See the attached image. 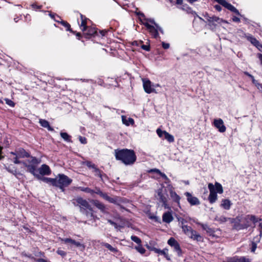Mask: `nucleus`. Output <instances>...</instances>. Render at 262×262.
Masks as SVG:
<instances>
[{
  "mask_svg": "<svg viewBox=\"0 0 262 262\" xmlns=\"http://www.w3.org/2000/svg\"><path fill=\"white\" fill-rule=\"evenodd\" d=\"M80 17L81 22L78 21V23L80 30L83 32L84 37L90 39L98 35V29L95 26L89 25L90 24H92V21L81 13H80Z\"/></svg>",
  "mask_w": 262,
  "mask_h": 262,
  "instance_id": "f257e3e1",
  "label": "nucleus"
},
{
  "mask_svg": "<svg viewBox=\"0 0 262 262\" xmlns=\"http://www.w3.org/2000/svg\"><path fill=\"white\" fill-rule=\"evenodd\" d=\"M114 152L116 159L126 165H132L136 161L137 156L133 149H116Z\"/></svg>",
  "mask_w": 262,
  "mask_h": 262,
  "instance_id": "f03ea898",
  "label": "nucleus"
},
{
  "mask_svg": "<svg viewBox=\"0 0 262 262\" xmlns=\"http://www.w3.org/2000/svg\"><path fill=\"white\" fill-rule=\"evenodd\" d=\"M71 202L75 206L79 207L80 212L85 214L86 216L93 219L96 216L95 211L86 200L80 196H77L73 198Z\"/></svg>",
  "mask_w": 262,
  "mask_h": 262,
  "instance_id": "7ed1b4c3",
  "label": "nucleus"
},
{
  "mask_svg": "<svg viewBox=\"0 0 262 262\" xmlns=\"http://www.w3.org/2000/svg\"><path fill=\"white\" fill-rule=\"evenodd\" d=\"M208 187L210 192L208 199L209 203L212 204L214 203L217 199V193L222 194L223 193V188L222 185L218 182H215L214 185L212 183H209Z\"/></svg>",
  "mask_w": 262,
  "mask_h": 262,
  "instance_id": "20e7f679",
  "label": "nucleus"
},
{
  "mask_svg": "<svg viewBox=\"0 0 262 262\" xmlns=\"http://www.w3.org/2000/svg\"><path fill=\"white\" fill-rule=\"evenodd\" d=\"M181 228L184 233L193 240L201 242H203V237L199 234L195 230H193L190 226L184 225L182 226Z\"/></svg>",
  "mask_w": 262,
  "mask_h": 262,
  "instance_id": "39448f33",
  "label": "nucleus"
},
{
  "mask_svg": "<svg viewBox=\"0 0 262 262\" xmlns=\"http://www.w3.org/2000/svg\"><path fill=\"white\" fill-rule=\"evenodd\" d=\"M72 182V180L64 174H59L58 179L56 178V187H59L62 191Z\"/></svg>",
  "mask_w": 262,
  "mask_h": 262,
  "instance_id": "423d86ee",
  "label": "nucleus"
},
{
  "mask_svg": "<svg viewBox=\"0 0 262 262\" xmlns=\"http://www.w3.org/2000/svg\"><path fill=\"white\" fill-rule=\"evenodd\" d=\"M94 193H96L99 195L100 197L103 198L105 201L108 202L110 203H113L115 205L119 206L121 208H124V207L118 204V197L112 198L107 195V194L105 192H103L101 189L98 187H96L95 190H94Z\"/></svg>",
  "mask_w": 262,
  "mask_h": 262,
  "instance_id": "0eeeda50",
  "label": "nucleus"
},
{
  "mask_svg": "<svg viewBox=\"0 0 262 262\" xmlns=\"http://www.w3.org/2000/svg\"><path fill=\"white\" fill-rule=\"evenodd\" d=\"M31 162L32 163L31 164H28L26 163H24V164L27 168V171L32 174L37 178V176L38 174L36 173V171H37V165L39 163V161L36 157H32Z\"/></svg>",
  "mask_w": 262,
  "mask_h": 262,
  "instance_id": "6e6552de",
  "label": "nucleus"
},
{
  "mask_svg": "<svg viewBox=\"0 0 262 262\" xmlns=\"http://www.w3.org/2000/svg\"><path fill=\"white\" fill-rule=\"evenodd\" d=\"M204 16L208 22V26L212 28V29L215 28L217 24H221L223 21V19L219 17L214 15L210 16L207 12L205 13Z\"/></svg>",
  "mask_w": 262,
  "mask_h": 262,
  "instance_id": "1a4fd4ad",
  "label": "nucleus"
},
{
  "mask_svg": "<svg viewBox=\"0 0 262 262\" xmlns=\"http://www.w3.org/2000/svg\"><path fill=\"white\" fill-rule=\"evenodd\" d=\"M231 223L233 224V229L237 231L247 228L248 225H243V218L241 216H236L235 218H231Z\"/></svg>",
  "mask_w": 262,
  "mask_h": 262,
  "instance_id": "9d476101",
  "label": "nucleus"
},
{
  "mask_svg": "<svg viewBox=\"0 0 262 262\" xmlns=\"http://www.w3.org/2000/svg\"><path fill=\"white\" fill-rule=\"evenodd\" d=\"M168 244L173 247L174 251L177 253L178 256L182 255V249L178 242L173 237H170L167 242Z\"/></svg>",
  "mask_w": 262,
  "mask_h": 262,
  "instance_id": "9b49d317",
  "label": "nucleus"
},
{
  "mask_svg": "<svg viewBox=\"0 0 262 262\" xmlns=\"http://www.w3.org/2000/svg\"><path fill=\"white\" fill-rule=\"evenodd\" d=\"M142 24L146 27L147 30L153 38L157 39L159 37L158 29L156 27L150 25L147 22L142 23Z\"/></svg>",
  "mask_w": 262,
  "mask_h": 262,
  "instance_id": "f8f14e48",
  "label": "nucleus"
},
{
  "mask_svg": "<svg viewBox=\"0 0 262 262\" xmlns=\"http://www.w3.org/2000/svg\"><path fill=\"white\" fill-rule=\"evenodd\" d=\"M216 2L219 3L220 5H222L223 7L231 11L232 12H234L237 15H241V14L239 11L233 5L231 4L228 3L226 1V0H215Z\"/></svg>",
  "mask_w": 262,
  "mask_h": 262,
  "instance_id": "ddd939ff",
  "label": "nucleus"
},
{
  "mask_svg": "<svg viewBox=\"0 0 262 262\" xmlns=\"http://www.w3.org/2000/svg\"><path fill=\"white\" fill-rule=\"evenodd\" d=\"M157 195L159 197V201L162 203V206L165 209H169L170 207L167 203V197L163 194L162 188H159L157 190Z\"/></svg>",
  "mask_w": 262,
  "mask_h": 262,
  "instance_id": "4468645a",
  "label": "nucleus"
},
{
  "mask_svg": "<svg viewBox=\"0 0 262 262\" xmlns=\"http://www.w3.org/2000/svg\"><path fill=\"white\" fill-rule=\"evenodd\" d=\"M49 15L51 16V17H53V16H56L58 18V19H55V21L58 23H59L62 26L64 27L65 28H66V30L67 31L70 32V31H72V29L71 28L70 24L68 22H67V21L62 20L61 19V18L59 15H58L56 13H51V12L50 13Z\"/></svg>",
  "mask_w": 262,
  "mask_h": 262,
  "instance_id": "2eb2a0df",
  "label": "nucleus"
},
{
  "mask_svg": "<svg viewBox=\"0 0 262 262\" xmlns=\"http://www.w3.org/2000/svg\"><path fill=\"white\" fill-rule=\"evenodd\" d=\"M143 86L144 90L146 93H156L155 89L152 88L151 82L148 79H143Z\"/></svg>",
  "mask_w": 262,
  "mask_h": 262,
  "instance_id": "dca6fc26",
  "label": "nucleus"
},
{
  "mask_svg": "<svg viewBox=\"0 0 262 262\" xmlns=\"http://www.w3.org/2000/svg\"><path fill=\"white\" fill-rule=\"evenodd\" d=\"M184 195L187 198V200L191 206L199 205L200 202L198 198L193 196L190 192H186Z\"/></svg>",
  "mask_w": 262,
  "mask_h": 262,
  "instance_id": "f3484780",
  "label": "nucleus"
},
{
  "mask_svg": "<svg viewBox=\"0 0 262 262\" xmlns=\"http://www.w3.org/2000/svg\"><path fill=\"white\" fill-rule=\"evenodd\" d=\"M174 188L169 189V194L171 199L172 201L176 203L177 206L181 208L180 200L181 198L176 193V191H173Z\"/></svg>",
  "mask_w": 262,
  "mask_h": 262,
  "instance_id": "a211bd4d",
  "label": "nucleus"
},
{
  "mask_svg": "<svg viewBox=\"0 0 262 262\" xmlns=\"http://www.w3.org/2000/svg\"><path fill=\"white\" fill-rule=\"evenodd\" d=\"M10 154L17 155L20 158H29L30 156V154L23 148H19L15 151H11Z\"/></svg>",
  "mask_w": 262,
  "mask_h": 262,
  "instance_id": "6ab92c4d",
  "label": "nucleus"
},
{
  "mask_svg": "<svg viewBox=\"0 0 262 262\" xmlns=\"http://www.w3.org/2000/svg\"><path fill=\"white\" fill-rule=\"evenodd\" d=\"M213 125L221 133H224L226 130V127L224 125V122L222 119H214Z\"/></svg>",
  "mask_w": 262,
  "mask_h": 262,
  "instance_id": "aec40b11",
  "label": "nucleus"
},
{
  "mask_svg": "<svg viewBox=\"0 0 262 262\" xmlns=\"http://www.w3.org/2000/svg\"><path fill=\"white\" fill-rule=\"evenodd\" d=\"M245 37L249 41H250L253 46L257 47L260 51V48H262V45L259 44V41L253 37L251 34H245Z\"/></svg>",
  "mask_w": 262,
  "mask_h": 262,
  "instance_id": "412c9836",
  "label": "nucleus"
},
{
  "mask_svg": "<svg viewBox=\"0 0 262 262\" xmlns=\"http://www.w3.org/2000/svg\"><path fill=\"white\" fill-rule=\"evenodd\" d=\"M37 179L40 180L46 183L50 184L51 185L56 187V178H47L41 177L40 175H37Z\"/></svg>",
  "mask_w": 262,
  "mask_h": 262,
  "instance_id": "4be33fe9",
  "label": "nucleus"
},
{
  "mask_svg": "<svg viewBox=\"0 0 262 262\" xmlns=\"http://www.w3.org/2000/svg\"><path fill=\"white\" fill-rule=\"evenodd\" d=\"M40 174L42 176L50 175L51 173V170L50 167L44 164L38 169Z\"/></svg>",
  "mask_w": 262,
  "mask_h": 262,
  "instance_id": "5701e85b",
  "label": "nucleus"
},
{
  "mask_svg": "<svg viewBox=\"0 0 262 262\" xmlns=\"http://www.w3.org/2000/svg\"><path fill=\"white\" fill-rule=\"evenodd\" d=\"M179 9H181V10H184V11H186L187 13H191V14H196V16L201 20H204L202 18H201V17L199 16L196 12L195 11H193L191 8L190 7H189L187 4H183L181 7H179Z\"/></svg>",
  "mask_w": 262,
  "mask_h": 262,
  "instance_id": "b1692460",
  "label": "nucleus"
},
{
  "mask_svg": "<svg viewBox=\"0 0 262 262\" xmlns=\"http://www.w3.org/2000/svg\"><path fill=\"white\" fill-rule=\"evenodd\" d=\"M173 220L172 213L171 212L167 211L163 214L162 220L163 222L166 223H170Z\"/></svg>",
  "mask_w": 262,
  "mask_h": 262,
  "instance_id": "393cba45",
  "label": "nucleus"
},
{
  "mask_svg": "<svg viewBox=\"0 0 262 262\" xmlns=\"http://www.w3.org/2000/svg\"><path fill=\"white\" fill-rule=\"evenodd\" d=\"M91 202L92 203V204L98 209H99L102 212H105V206L103 203L100 202L98 200H92Z\"/></svg>",
  "mask_w": 262,
  "mask_h": 262,
  "instance_id": "a878e982",
  "label": "nucleus"
},
{
  "mask_svg": "<svg viewBox=\"0 0 262 262\" xmlns=\"http://www.w3.org/2000/svg\"><path fill=\"white\" fill-rule=\"evenodd\" d=\"M201 227L204 230H205L207 232V233L210 236L214 237L215 236V231L213 229L209 227L206 224H202L201 225Z\"/></svg>",
  "mask_w": 262,
  "mask_h": 262,
  "instance_id": "bb28decb",
  "label": "nucleus"
},
{
  "mask_svg": "<svg viewBox=\"0 0 262 262\" xmlns=\"http://www.w3.org/2000/svg\"><path fill=\"white\" fill-rule=\"evenodd\" d=\"M232 203L229 199H223L221 202V207L225 210H229Z\"/></svg>",
  "mask_w": 262,
  "mask_h": 262,
  "instance_id": "cd10ccee",
  "label": "nucleus"
},
{
  "mask_svg": "<svg viewBox=\"0 0 262 262\" xmlns=\"http://www.w3.org/2000/svg\"><path fill=\"white\" fill-rule=\"evenodd\" d=\"M39 123L42 127L47 128L48 130L53 131L54 130L53 128L50 125L49 122L45 119H40Z\"/></svg>",
  "mask_w": 262,
  "mask_h": 262,
  "instance_id": "c85d7f7f",
  "label": "nucleus"
},
{
  "mask_svg": "<svg viewBox=\"0 0 262 262\" xmlns=\"http://www.w3.org/2000/svg\"><path fill=\"white\" fill-rule=\"evenodd\" d=\"M156 253L161 255H163L164 257L168 261H170L171 260L170 256L168 254V250L167 249L165 248L163 250L158 249Z\"/></svg>",
  "mask_w": 262,
  "mask_h": 262,
  "instance_id": "c756f323",
  "label": "nucleus"
},
{
  "mask_svg": "<svg viewBox=\"0 0 262 262\" xmlns=\"http://www.w3.org/2000/svg\"><path fill=\"white\" fill-rule=\"evenodd\" d=\"M21 255L22 256L27 257L31 259H33L36 260L37 262H50V261H48L43 258H38L35 259L31 254H28L25 252V251L21 252Z\"/></svg>",
  "mask_w": 262,
  "mask_h": 262,
  "instance_id": "7c9ffc66",
  "label": "nucleus"
},
{
  "mask_svg": "<svg viewBox=\"0 0 262 262\" xmlns=\"http://www.w3.org/2000/svg\"><path fill=\"white\" fill-rule=\"evenodd\" d=\"M122 123L126 126H129L130 124H134L135 122L134 120L132 118H127L125 116H122Z\"/></svg>",
  "mask_w": 262,
  "mask_h": 262,
  "instance_id": "2f4dec72",
  "label": "nucleus"
},
{
  "mask_svg": "<svg viewBox=\"0 0 262 262\" xmlns=\"http://www.w3.org/2000/svg\"><path fill=\"white\" fill-rule=\"evenodd\" d=\"M61 137L66 142L72 143V140L71 139L72 137L66 132H61L60 133Z\"/></svg>",
  "mask_w": 262,
  "mask_h": 262,
  "instance_id": "473e14b6",
  "label": "nucleus"
},
{
  "mask_svg": "<svg viewBox=\"0 0 262 262\" xmlns=\"http://www.w3.org/2000/svg\"><path fill=\"white\" fill-rule=\"evenodd\" d=\"M160 176L164 180V183L167 185V187L169 188V189L173 188V186L171 185L170 180L164 173L162 172Z\"/></svg>",
  "mask_w": 262,
  "mask_h": 262,
  "instance_id": "72a5a7b5",
  "label": "nucleus"
},
{
  "mask_svg": "<svg viewBox=\"0 0 262 262\" xmlns=\"http://www.w3.org/2000/svg\"><path fill=\"white\" fill-rule=\"evenodd\" d=\"M77 189L81 191L90 193L92 195L94 194V190L89 187H78Z\"/></svg>",
  "mask_w": 262,
  "mask_h": 262,
  "instance_id": "f704fd0d",
  "label": "nucleus"
},
{
  "mask_svg": "<svg viewBox=\"0 0 262 262\" xmlns=\"http://www.w3.org/2000/svg\"><path fill=\"white\" fill-rule=\"evenodd\" d=\"M102 246L105 247L106 248L108 249L110 251H111L112 252L116 253L118 252V250L116 248L113 247L110 244L107 243H103L102 244Z\"/></svg>",
  "mask_w": 262,
  "mask_h": 262,
  "instance_id": "c9c22d12",
  "label": "nucleus"
},
{
  "mask_svg": "<svg viewBox=\"0 0 262 262\" xmlns=\"http://www.w3.org/2000/svg\"><path fill=\"white\" fill-rule=\"evenodd\" d=\"M135 13L136 15L138 16V18L142 24V23H145L144 21H143V20H145L146 18L145 17V15L143 12L141 11H136Z\"/></svg>",
  "mask_w": 262,
  "mask_h": 262,
  "instance_id": "e433bc0d",
  "label": "nucleus"
},
{
  "mask_svg": "<svg viewBox=\"0 0 262 262\" xmlns=\"http://www.w3.org/2000/svg\"><path fill=\"white\" fill-rule=\"evenodd\" d=\"M258 241V239L256 238H254L253 239V241H252L250 244V249L252 252H254L255 249L257 248V243L256 242Z\"/></svg>",
  "mask_w": 262,
  "mask_h": 262,
  "instance_id": "4c0bfd02",
  "label": "nucleus"
},
{
  "mask_svg": "<svg viewBox=\"0 0 262 262\" xmlns=\"http://www.w3.org/2000/svg\"><path fill=\"white\" fill-rule=\"evenodd\" d=\"M164 138L166 140H167L170 143L173 142L174 141L173 136L172 135H170V134H169L166 131V133H165Z\"/></svg>",
  "mask_w": 262,
  "mask_h": 262,
  "instance_id": "58836bf2",
  "label": "nucleus"
},
{
  "mask_svg": "<svg viewBox=\"0 0 262 262\" xmlns=\"http://www.w3.org/2000/svg\"><path fill=\"white\" fill-rule=\"evenodd\" d=\"M247 220H249L250 222H252L253 224H255L258 221V218L256 217L253 215H247Z\"/></svg>",
  "mask_w": 262,
  "mask_h": 262,
  "instance_id": "ea45409f",
  "label": "nucleus"
},
{
  "mask_svg": "<svg viewBox=\"0 0 262 262\" xmlns=\"http://www.w3.org/2000/svg\"><path fill=\"white\" fill-rule=\"evenodd\" d=\"M135 249L141 254H144L146 252V250L143 247L141 244L135 246Z\"/></svg>",
  "mask_w": 262,
  "mask_h": 262,
  "instance_id": "a19ab883",
  "label": "nucleus"
},
{
  "mask_svg": "<svg viewBox=\"0 0 262 262\" xmlns=\"http://www.w3.org/2000/svg\"><path fill=\"white\" fill-rule=\"evenodd\" d=\"M128 43L132 46L141 47V44L143 43V41L142 40H134L129 42Z\"/></svg>",
  "mask_w": 262,
  "mask_h": 262,
  "instance_id": "79ce46f5",
  "label": "nucleus"
},
{
  "mask_svg": "<svg viewBox=\"0 0 262 262\" xmlns=\"http://www.w3.org/2000/svg\"><path fill=\"white\" fill-rule=\"evenodd\" d=\"M71 33L76 35L77 39L78 40H81V38L83 36V34H81L80 32H77L76 31H74L72 29V31H70Z\"/></svg>",
  "mask_w": 262,
  "mask_h": 262,
  "instance_id": "37998d69",
  "label": "nucleus"
},
{
  "mask_svg": "<svg viewBox=\"0 0 262 262\" xmlns=\"http://www.w3.org/2000/svg\"><path fill=\"white\" fill-rule=\"evenodd\" d=\"M234 262H251L250 259L247 258L244 256L237 258L234 261Z\"/></svg>",
  "mask_w": 262,
  "mask_h": 262,
  "instance_id": "c03bdc74",
  "label": "nucleus"
},
{
  "mask_svg": "<svg viewBox=\"0 0 262 262\" xmlns=\"http://www.w3.org/2000/svg\"><path fill=\"white\" fill-rule=\"evenodd\" d=\"M130 238L133 241L137 243L138 245L141 244L142 243L141 239L136 235H132Z\"/></svg>",
  "mask_w": 262,
  "mask_h": 262,
  "instance_id": "a18cd8bd",
  "label": "nucleus"
},
{
  "mask_svg": "<svg viewBox=\"0 0 262 262\" xmlns=\"http://www.w3.org/2000/svg\"><path fill=\"white\" fill-rule=\"evenodd\" d=\"M95 172V176L99 177L100 178L102 177V173L103 171L99 169L97 167L93 170Z\"/></svg>",
  "mask_w": 262,
  "mask_h": 262,
  "instance_id": "49530a36",
  "label": "nucleus"
},
{
  "mask_svg": "<svg viewBox=\"0 0 262 262\" xmlns=\"http://www.w3.org/2000/svg\"><path fill=\"white\" fill-rule=\"evenodd\" d=\"M85 165L89 168H93L94 170L97 167V166L91 161H87L85 162Z\"/></svg>",
  "mask_w": 262,
  "mask_h": 262,
  "instance_id": "de8ad7c7",
  "label": "nucleus"
},
{
  "mask_svg": "<svg viewBox=\"0 0 262 262\" xmlns=\"http://www.w3.org/2000/svg\"><path fill=\"white\" fill-rule=\"evenodd\" d=\"M146 248L150 251H154L156 253H157V250H158V248H155L154 246H151V243L150 242L149 245H146Z\"/></svg>",
  "mask_w": 262,
  "mask_h": 262,
  "instance_id": "09e8293b",
  "label": "nucleus"
},
{
  "mask_svg": "<svg viewBox=\"0 0 262 262\" xmlns=\"http://www.w3.org/2000/svg\"><path fill=\"white\" fill-rule=\"evenodd\" d=\"M6 103L11 107H14L15 105V102L8 98H5V99Z\"/></svg>",
  "mask_w": 262,
  "mask_h": 262,
  "instance_id": "8fccbe9b",
  "label": "nucleus"
},
{
  "mask_svg": "<svg viewBox=\"0 0 262 262\" xmlns=\"http://www.w3.org/2000/svg\"><path fill=\"white\" fill-rule=\"evenodd\" d=\"M56 252L58 255L61 256L63 257H65L67 255V252L60 249H58Z\"/></svg>",
  "mask_w": 262,
  "mask_h": 262,
  "instance_id": "3c124183",
  "label": "nucleus"
},
{
  "mask_svg": "<svg viewBox=\"0 0 262 262\" xmlns=\"http://www.w3.org/2000/svg\"><path fill=\"white\" fill-rule=\"evenodd\" d=\"M247 216L244 217V218H243V222H242V224L243 225H248L247 226V228H248L249 227L251 226V225L250 224V222L249 220H247Z\"/></svg>",
  "mask_w": 262,
  "mask_h": 262,
  "instance_id": "603ef678",
  "label": "nucleus"
},
{
  "mask_svg": "<svg viewBox=\"0 0 262 262\" xmlns=\"http://www.w3.org/2000/svg\"><path fill=\"white\" fill-rule=\"evenodd\" d=\"M141 48L143 50L146 51H149L150 50V45H143V43L141 45Z\"/></svg>",
  "mask_w": 262,
  "mask_h": 262,
  "instance_id": "864d4df0",
  "label": "nucleus"
},
{
  "mask_svg": "<svg viewBox=\"0 0 262 262\" xmlns=\"http://www.w3.org/2000/svg\"><path fill=\"white\" fill-rule=\"evenodd\" d=\"M62 241L64 242V243L66 244L70 243L72 244H73L74 242H75V240L71 238H66L64 239H62Z\"/></svg>",
  "mask_w": 262,
  "mask_h": 262,
  "instance_id": "5fc2aeb1",
  "label": "nucleus"
},
{
  "mask_svg": "<svg viewBox=\"0 0 262 262\" xmlns=\"http://www.w3.org/2000/svg\"><path fill=\"white\" fill-rule=\"evenodd\" d=\"M157 133L159 137L161 138L163 137V136H164L165 133H166L165 130H162L160 128H158L157 129Z\"/></svg>",
  "mask_w": 262,
  "mask_h": 262,
  "instance_id": "6e6d98bb",
  "label": "nucleus"
},
{
  "mask_svg": "<svg viewBox=\"0 0 262 262\" xmlns=\"http://www.w3.org/2000/svg\"><path fill=\"white\" fill-rule=\"evenodd\" d=\"M148 172H149V173L155 172V173H156L159 174L160 176L162 173L159 169H157V168L151 169L149 170H148Z\"/></svg>",
  "mask_w": 262,
  "mask_h": 262,
  "instance_id": "4d7b16f0",
  "label": "nucleus"
},
{
  "mask_svg": "<svg viewBox=\"0 0 262 262\" xmlns=\"http://www.w3.org/2000/svg\"><path fill=\"white\" fill-rule=\"evenodd\" d=\"M78 139L81 143L83 144L87 143V139L85 137L79 136Z\"/></svg>",
  "mask_w": 262,
  "mask_h": 262,
  "instance_id": "13d9d810",
  "label": "nucleus"
},
{
  "mask_svg": "<svg viewBox=\"0 0 262 262\" xmlns=\"http://www.w3.org/2000/svg\"><path fill=\"white\" fill-rule=\"evenodd\" d=\"M107 33V31L106 30H99V32H98V35L96 36V37H103Z\"/></svg>",
  "mask_w": 262,
  "mask_h": 262,
  "instance_id": "bf43d9fd",
  "label": "nucleus"
},
{
  "mask_svg": "<svg viewBox=\"0 0 262 262\" xmlns=\"http://www.w3.org/2000/svg\"><path fill=\"white\" fill-rule=\"evenodd\" d=\"M15 157L13 158V162L14 163L18 164L21 163V161L19 160V157L17 155H13Z\"/></svg>",
  "mask_w": 262,
  "mask_h": 262,
  "instance_id": "052dcab7",
  "label": "nucleus"
},
{
  "mask_svg": "<svg viewBox=\"0 0 262 262\" xmlns=\"http://www.w3.org/2000/svg\"><path fill=\"white\" fill-rule=\"evenodd\" d=\"M178 222L181 224L182 226H184V224L187 223V221L185 219L181 217H178Z\"/></svg>",
  "mask_w": 262,
  "mask_h": 262,
  "instance_id": "680f3d73",
  "label": "nucleus"
},
{
  "mask_svg": "<svg viewBox=\"0 0 262 262\" xmlns=\"http://www.w3.org/2000/svg\"><path fill=\"white\" fill-rule=\"evenodd\" d=\"M148 23H150L151 24L154 25V26L156 27L158 24L155 21V20L151 18H146V19L145 20Z\"/></svg>",
  "mask_w": 262,
  "mask_h": 262,
  "instance_id": "e2e57ef3",
  "label": "nucleus"
},
{
  "mask_svg": "<svg viewBox=\"0 0 262 262\" xmlns=\"http://www.w3.org/2000/svg\"><path fill=\"white\" fill-rule=\"evenodd\" d=\"M231 218H230V217H225V216H221L220 218V221L221 222H227V221L228 220H230L231 221Z\"/></svg>",
  "mask_w": 262,
  "mask_h": 262,
  "instance_id": "0e129e2a",
  "label": "nucleus"
},
{
  "mask_svg": "<svg viewBox=\"0 0 262 262\" xmlns=\"http://www.w3.org/2000/svg\"><path fill=\"white\" fill-rule=\"evenodd\" d=\"M183 4V0H176L174 4L177 5V8H179Z\"/></svg>",
  "mask_w": 262,
  "mask_h": 262,
  "instance_id": "69168bd1",
  "label": "nucleus"
},
{
  "mask_svg": "<svg viewBox=\"0 0 262 262\" xmlns=\"http://www.w3.org/2000/svg\"><path fill=\"white\" fill-rule=\"evenodd\" d=\"M101 179V180L104 182V179H106V180H108V176L103 172V173H102V177L101 178H100Z\"/></svg>",
  "mask_w": 262,
  "mask_h": 262,
  "instance_id": "338daca9",
  "label": "nucleus"
},
{
  "mask_svg": "<svg viewBox=\"0 0 262 262\" xmlns=\"http://www.w3.org/2000/svg\"><path fill=\"white\" fill-rule=\"evenodd\" d=\"M162 46L163 48L164 49H168L170 47V45L168 43H166L164 42H162Z\"/></svg>",
  "mask_w": 262,
  "mask_h": 262,
  "instance_id": "774afa93",
  "label": "nucleus"
}]
</instances>
